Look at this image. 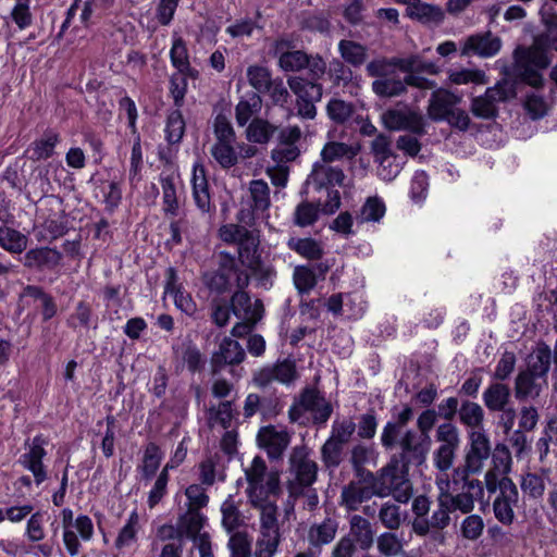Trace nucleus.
<instances>
[{
	"instance_id": "nucleus-1",
	"label": "nucleus",
	"mask_w": 557,
	"mask_h": 557,
	"mask_svg": "<svg viewBox=\"0 0 557 557\" xmlns=\"http://www.w3.org/2000/svg\"><path fill=\"white\" fill-rule=\"evenodd\" d=\"M515 62L516 71L522 81L535 88L525 96L524 109L532 120H539L548 110V102L539 91L543 85V76L540 71L549 64L547 52L537 44L529 48H518L515 51Z\"/></svg>"
},
{
	"instance_id": "nucleus-2",
	"label": "nucleus",
	"mask_w": 557,
	"mask_h": 557,
	"mask_svg": "<svg viewBox=\"0 0 557 557\" xmlns=\"http://www.w3.org/2000/svg\"><path fill=\"white\" fill-rule=\"evenodd\" d=\"M381 444L386 449L396 446L400 449V462L406 465H421L425 461L431 446L429 435H419L414 430H400L397 424L387 422L381 433Z\"/></svg>"
},
{
	"instance_id": "nucleus-3",
	"label": "nucleus",
	"mask_w": 557,
	"mask_h": 557,
	"mask_svg": "<svg viewBox=\"0 0 557 557\" xmlns=\"http://www.w3.org/2000/svg\"><path fill=\"white\" fill-rule=\"evenodd\" d=\"M376 496L386 497L393 495L396 502L406 504L412 497V484L408 478V465L393 458L374 476L369 473Z\"/></svg>"
},
{
	"instance_id": "nucleus-4",
	"label": "nucleus",
	"mask_w": 557,
	"mask_h": 557,
	"mask_svg": "<svg viewBox=\"0 0 557 557\" xmlns=\"http://www.w3.org/2000/svg\"><path fill=\"white\" fill-rule=\"evenodd\" d=\"M458 476L454 475V480L449 479L448 473L436 476L435 483L440 492L444 494V503L449 504L454 511L459 510L462 513H469L474 509L475 500H481L484 495L483 483L478 479H462V491L456 495Z\"/></svg>"
},
{
	"instance_id": "nucleus-5",
	"label": "nucleus",
	"mask_w": 557,
	"mask_h": 557,
	"mask_svg": "<svg viewBox=\"0 0 557 557\" xmlns=\"http://www.w3.org/2000/svg\"><path fill=\"white\" fill-rule=\"evenodd\" d=\"M281 543L282 533L277 519V506L274 503L260 504L253 557H275Z\"/></svg>"
},
{
	"instance_id": "nucleus-6",
	"label": "nucleus",
	"mask_w": 557,
	"mask_h": 557,
	"mask_svg": "<svg viewBox=\"0 0 557 557\" xmlns=\"http://www.w3.org/2000/svg\"><path fill=\"white\" fill-rule=\"evenodd\" d=\"M287 490L289 497L297 499L302 488L312 485L317 481L318 465L311 459L309 450L304 447H295L289 457Z\"/></svg>"
},
{
	"instance_id": "nucleus-7",
	"label": "nucleus",
	"mask_w": 557,
	"mask_h": 557,
	"mask_svg": "<svg viewBox=\"0 0 557 557\" xmlns=\"http://www.w3.org/2000/svg\"><path fill=\"white\" fill-rule=\"evenodd\" d=\"M205 282L211 290L223 293L232 286L245 288L249 284V275L238 268L233 255L222 251L218 270L206 274Z\"/></svg>"
},
{
	"instance_id": "nucleus-8",
	"label": "nucleus",
	"mask_w": 557,
	"mask_h": 557,
	"mask_svg": "<svg viewBox=\"0 0 557 557\" xmlns=\"http://www.w3.org/2000/svg\"><path fill=\"white\" fill-rule=\"evenodd\" d=\"M248 482L247 493L251 504L260 510V504H267L263 497L274 493L278 485V478L274 473L267 472L264 460L256 456L250 466L245 470Z\"/></svg>"
},
{
	"instance_id": "nucleus-9",
	"label": "nucleus",
	"mask_w": 557,
	"mask_h": 557,
	"mask_svg": "<svg viewBox=\"0 0 557 557\" xmlns=\"http://www.w3.org/2000/svg\"><path fill=\"white\" fill-rule=\"evenodd\" d=\"M63 543L71 556L78 555L82 541L88 542L94 536L92 520L86 515H79L74 519L73 510L63 508L61 511Z\"/></svg>"
},
{
	"instance_id": "nucleus-10",
	"label": "nucleus",
	"mask_w": 557,
	"mask_h": 557,
	"mask_svg": "<svg viewBox=\"0 0 557 557\" xmlns=\"http://www.w3.org/2000/svg\"><path fill=\"white\" fill-rule=\"evenodd\" d=\"M515 90L508 82L497 83L488 87L481 96L473 97L470 102L472 114L479 119L492 120L497 116L498 104L513 97Z\"/></svg>"
},
{
	"instance_id": "nucleus-11",
	"label": "nucleus",
	"mask_w": 557,
	"mask_h": 557,
	"mask_svg": "<svg viewBox=\"0 0 557 557\" xmlns=\"http://www.w3.org/2000/svg\"><path fill=\"white\" fill-rule=\"evenodd\" d=\"M491 456V443L484 430H472L469 432V448L466 453L465 468L456 469L455 476L465 479L467 474H479L482 472L485 461Z\"/></svg>"
},
{
	"instance_id": "nucleus-12",
	"label": "nucleus",
	"mask_w": 557,
	"mask_h": 557,
	"mask_svg": "<svg viewBox=\"0 0 557 557\" xmlns=\"http://www.w3.org/2000/svg\"><path fill=\"white\" fill-rule=\"evenodd\" d=\"M305 413H310L317 423H325L332 413V406L317 391L306 389L298 401L290 407L289 418L294 422L304 423Z\"/></svg>"
},
{
	"instance_id": "nucleus-13",
	"label": "nucleus",
	"mask_w": 557,
	"mask_h": 557,
	"mask_svg": "<svg viewBox=\"0 0 557 557\" xmlns=\"http://www.w3.org/2000/svg\"><path fill=\"white\" fill-rule=\"evenodd\" d=\"M381 117L384 126L389 131H409L417 135L424 133L422 115L407 107L388 109Z\"/></svg>"
},
{
	"instance_id": "nucleus-14",
	"label": "nucleus",
	"mask_w": 557,
	"mask_h": 557,
	"mask_svg": "<svg viewBox=\"0 0 557 557\" xmlns=\"http://www.w3.org/2000/svg\"><path fill=\"white\" fill-rule=\"evenodd\" d=\"M327 310L334 315H343L347 319L358 320L367 310V301L359 292L347 294H334L325 302Z\"/></svg>"
},
{
	"instance_id": "nucleus-15",
	"label": "nucleus",
	"mask_w": 557,
	"mask_h": 557,
	"mask_svg": "<svg viewBox=\"0 0 557 557\" xmlns=\"http://www.w3.org/2000/svg\"><path fill=\"white\" fill-rule=\"evenodd\" d=\"M297 377L296 363L292 359L277 361L272 366H265L255 373L253 381L258 386L264 387L272 382L285 385L293 383Z\"/></svg>"
},
{
	"instance_id": "nucleus-16",
	"label": "nucleus",
	"mask_w": 557,
	"mask_h": 557,
	"mask_svg": "<svg viewBox=\"0 0 557 557\" xmlns=\"http://www.w3.org/2000/svg\"><path fill=\"white\" fill-rule=\"evenodd\" d=\"M45 444L42 436H35L27 450L18 459L23 468L33 473L37 485H40L47 479V471L42 462L46 456Z\"/></svg>"
},
{
	"instance_id": "nucleus-17",
	"label": "nucleus",
	"mask_w": 557,
	"mask_h": 557,
	"mask_svg": "<svg viewBox=\"0 0 557 557\" xmlns=\"http://www.w3.org/2000/svg\"><path fill=\"white\" fill-rule=\"evenodd\" d=\"M406 85L414 86L421 89H431L435 83L424 77L409 74L405 82L393 78L376 79L372 83L373 91L380 97H394L405 91Z\"/></svg>"
},
{
	"instance_id": "nucleus-18",
	"label": "nucleus",
	"mask_w": 557,
	"mask_h": 557,
	"mask_svg": "<svg viewBox=\"0 0 557 557\" xmlns=\"http://www.w3.org/2000/svg\"><path fill=\"white\" fill-rule=\"evenodd\" d=\"M257 440L270 458L278 459L289 445L290 436L284 428L268 425L260 429Z\"/></svg>"
},
{
	"instance_id": "nucleus-19",
	"label": "nucleus",
	"mask_w": 557,
	"mask_h": 557,
	"mask_svg": "<svg viewBox=\"0 0 557 557\" xmlns=\"http://www.w3.org/2000/svg\"><path fill=\"white\" fill-rule=\"evenodd\" d=\"M500 48V38L487 32L485 34L471 35L466 38L461 49V54H476L482 58H491L497 54Z\"/></svg>"
},
{
	"instance_id": "nucleus-20",
	"label": "nucleus",
	"mask_w": 557,
	"mask_h": 557,
	"mask_svg": "<svg viewBox=\"0 0 557 557\" xmlns=\"http://www.w3.org/2000/svg\"><path fill=\"white\" fill-rule=\"evenodd\" d=\"M503 494L493 503L495 518L505 525H510L515 519L513 508L518 503L519 493L515 483H504Z\"/></svg>"
},
{
	"instance_id": "nucleus-21",
	"label": "nucleus",
	"mask_w": 557,
	"mask_h": 557,
	"mask_svg": "<svg viewBox=\"0 0 557 557\" xmlns=\"http://www.w3.org/2000/svg\"><path fill=\"white\" fill-rule=\"evenodd\" d=\"M293 44L286 38H280L274 44V54L278 57V64L286 72H296L305 69L308 55L300 50H290Z\"/></svg>"
},
{
	"instance_id": "nucleus-22",
	"label": "nucleus",
	"mask_w": 557,
	"mask_h": 557,
	"mask_svg": "<svg viewBox=\"0 0 557 557\" xmlns=\"http://www.w3.org/2000/svg\"><path fill=\"white\" fill-rule=\"evenodd\" d=\"M231 310L240 320L258 322L262 318L263 305L259 299L252 300L246 292L240 289L231 298Z\"/></svg>"
},
{
	"instance_id": "nucleus-23",
	"label": "nucleus",
	"mask_w": 557,
	"mask_h": 557,
	"mask_svg": "<svg viewBox=\"0 0 557 557\" xmlns=\"http://www.w3.org/2000/svg\"><path fill=\"white\" fill-rule=\"evenodd\" d=\"M460 98L451 91L438 88L431 95L428 107V115L436 122L444 121L453 111Z\"/></svg>"
},
{
	"instance_id": "nucleus-24",
	"label": "nucleus",
	"mask_w": 557,
	"mask_h": 557,
	"mask_svg": "<svg viewBox=\"0 0 557 557\" xmlns=\"http://www.w3.org/2000/svg\"><path fill=\"white\" fill-rule=\"evenodd\" d=\"M372 496H376L372 481L368 485L361 481L350 482L342 490L341 505L347 510H357L363 502Z\"/></svg>"
},
{
	"instance_id": "nucleus-25",
	"label": "nucleus",
	"mask_w": 557,
	"mask_h": 557,
	"mask_svg": "<svg viewBox=\"0 0 557 557\" xmlns=\"http://www.w3.org/2000/svg\"><path fill=\"white\" fill-rule=\"evenodd\" d=\"M193 198L197 208L207 213L211 209V199L209 194L208 181L206 171L199 162L194 163L191 174Z\"/></svg>"
},
{
	"instance_id": "nucleus-26",
	"label": "nucleus",
	"mask_w": 557,
	"mask_h": 557,
	"mask_svg": "<svg viewBox=\"0 0 557 557\" xmlns=\"http://www.w3.org/2000/svg\"><path fill=\"white\" fill-rule=\"evenodd\" d=\"M245 359V350L240 344L225 337L219 345V349L212 356L214 372L225 364H238Z\"/></svg>"
},
{
	"instance_id": "nucleus-27",
	"label": "nucleus",
	"mask_w": 557,
	"mask_h": 557,
	"mask_svg": "<svg viewBox=\"0 0 557 557\" xmlns=\"http://www.w3.org/2000/svg\"><path fill=\"white\" fill-rule=\"evenodd\" d=\"M164 294L170 296L176 308L186 314H193L196 311V304L193 301L190 295L177 283L176 272L172 268L168 270Z\"/></svg>"
},
{
	"instance_id": "nucleus-28",
	"label": "nucleus",
	"mask_w": 557,
	"mask_h": 557,
	"mask_svg": "<svg viewBox=\"0 0 557 557\" xmlns=\"http://www.w3.org/2000/svg\"><path fill=\"white\" fill-rule=\"evenodd\" d=\"M344 178L345 175L339 168L325 163H315L308 176L307 183L319 189L329 185H342Z\"/></svg>"
},
{
	"instance_id": "nucleus-29",
	"label": "nucleus",
	"mask_w": 557,
	"mask_h": 557,
	"mask_svg": "<svg viewBox=\"0 0 557 557\" xmlns=\"http://www.w3.org/2000/svg\"><path fill=\"white\" fill-rule=\"evenodd\" d=\"M162 210L166 216L174 218L178 214L180 199L177 195L178 177L174 174L161 175Z\"/></svg>"
},
{
	"instance_id": "nucleus-30",
	"label": "nucleus",
	"mask_w": 557,
	"mask_h": 557,
	"mask_svg": "<svg viewBox=\"0 0 557 557\" xmlns=\"http://www.w3.org/2000/svg\"><path fill=\"white\" fill-rule=\"evenodd\" d=\"M552 364V350L544 344H537L527 358L525 371L534 373L536 377L547 380V374Z\"/></svg>"
},
{
	"instance_id": "nucleus-31",
	"label": "nucleus",
	"mask_w": 557,
	"mask_h": 557,
	"mask_svg": "<svg viewBox=\"0 0 557 557\" xmlns=\"http://www.w3.org/2000/svg\"><path fill=\"white\" fill-rule=\"evenodd\" d=\"M170 60L172 66L180 72L189 73L190 78H196L198 71L190 65L189 53L185 40L174 34L172 36V46L170 49Z\"/></svg>"
},
{
	"instance_id": "nucleus-32",
	"label": "nucleus",
	"mask_w": 557,
	"mask_h": 557,
	"mask_svg": "<svg viewBox=\"0 0 557 557\" xmlns=\"http://www.w3.org/2000/svg\"><path fill=\"white\" fill-rule=\"evenodd\" d=\"M61 252L49 247H41L28 250L24 256V265L27 268L52 269L60 264Z\"/></svg>"
},
{
	"instance_id": "nucleus-33",
	"label": "nucleus",
	"mask_w": 557,
	"mask_h": 557,
	"mask_svg": "<svg viewBox=\"0 0 557 557\" xmlns=\"http://www.w3.org/2000/svg\"><path fill=\"white\" fill-rule=\"evenodd\" d=\"M406 14L411 20H416L422 24H440L444 20V12L438 5L425 3L421 0L413 1L410 7L406 9Z\"/></svg>"
},
{
	"instance_id": "nucleus-34",
	"label": "nucleus",
	"mask_w": 557,
	"mask_h": 557,
	"mask_svg": "<svg viewBox=\"0 0 557 557\" xmlns=\"http://www.w3.org/2000/svg\"><path fill=\"white\" fill-rule=\"evenodd\" d=\"M546 385V379L536 377L534 373L528 372L525 370L520 371L515 382L516 397H536Z\"/></svg>"
},
{
	"instance_id": "nucleus-35",
	"label": "nucleus",
	"mask_w": 557,
	"mask_h": 557,
	"mask_svg": "<svg viewBox=\"0 0 557 557\" xmlns=\"http://www.w3.org/2000/svg\"><path fill=\"white\" fill-rule=\"evenodd\" d=\"M483 401L491 411H504L509 409L510 388L504 383H492L483 393Z\"/></svg>"
},
{
	"instance_id": "nucleus-36",
	"label": "nucleus",
	"mask_w": 557,
	"mask_h": 557,
	"mask_svg": "<svg viewBox=\"0 0 557 557\" xmlns=\"http://www.w3.org/2000/svg\"><path fill=\"white\" fill-rule=\"evenodd\" d=\"M139 515L136 510H133L117 533L114 542V546L117 550L122 552L126 548H131L137 542V534L140 529Z\"/></svg>"
},
{
	"instance_id": "nucleus-37",
	"label": "nucleus",
	"mask_w": 557,
	"mask_h": 557,
	"mask_svg": "<svg viewBox=\"0 0 557 557\" xmlns=\"http://www.w3.org/2000/svg\"><path fill=\"white\" fill-rule=\"evenodd\" d=\"M349 535L352 543L356 542L363 550L369 549L373 544V531L371 523L363 517L354 515L350 518Z\"/></svg>"
},
{
	"instance_id": "nucleus-38",
	"label": "nucleus",
	"mask_w": 557,
	"mask_h": 557,
	"mask_svg": "<svg viewBox=\"0 0 557 557\" xmlns=\"http://www.w3.org/2000/svg\"><path fill=\"white\" fill-rule=\"evenodd\" d=\"M394 65L404 72H410L417 67L416 58H394L391 62L385 59H376L367 64V73L371 77L384 76L388 66Z\"/></svg>"
},
{
	"instance_id": "nucleus-39",
	"label": "nucleus",
	"mask_w": 557,
	"mask_h": 557,
	"mask_svg": "<svg viewBox=\"0 0 557 557\" xmlns=\"http://www.w3.org/2000/svg\"><path fill=\"white\" fill-rule=\"evenodd\" d=\"M337 522L332 518H326L321 523L312 524L308 532V540L312 546H322L331 543L337 532Z\"/></svg>"
},
{
	"instance_id": "nucleus-40",
	"label": "nucleus",
	"mask_w": 557,
	"mask_h": 557,
	"mask_svg": "<svg viewBox=\"0 0 557 557\" xmlns=\"http://www.w3.org/2000/svg\"><path fill=\"white\" fill-rule=\"evenodd\" d=\"M206 522V516H203L199 510L195 509H188L178 519L181 532L183 533V535L187 536L190 540L203 533L201 530L205 528Z\"/></svg>"
},
{
	"instance_id": "nucleus-41",
	"label": "nucleus",
	"mask_w": 557,
	"mask_h": 557,
	"mask_svg": "<svg viewBox=\"0 0 557 557\" xmlns=\"http://www.w3.org/2000/svg\"><path fill=\"white\" fill-rule=\"evenodd\" d=\"M28 245L26 235L9 226H0V247L10 253H22Z\"/></svg>"
},
{
	"instance_id": "nucleus-42",
	"label": "nucleus",
	"mask_w": 557,
	"mask_h": 557,
	"mask_svg": "<svg viewBox=\"0 0 557 557\" xmlns=\"http://www.w3.org/2000/svg\"><path fill=\"white\" fill-rule=\"evenodd\" d=\"M162 459L163 453L160 447L156 443L147 444L144 449L141 465L138 467L141 476L146 480L151 479L158 471Z\"/></svg>"
},
{
	"instance_id": "nucleus-43",
	"label": "nucleus",
	"mask_w": 557,
	"mask_h": 557,
	"mask_svg": "<svg viewBox=\"0 0 557 557\" xmlns=\"http://www.w3.org/2000/svg\"><path fill=\"white\" fill-rule=\"evenodd\" d=\"M262 107V100L256 92L247 95L242 99L235 109L236 122L239 126H245L255 116Z\"/></svg>"
},
{
	"instance_id": "nucleus-44",
	"label": "nucleus",
	"mask_w": 557,
	"mask_h": 557,
	"mask_svg": "<svg viewBox=\"0 0 557 557\" xmlns=\"http://www.w3.org/2000/svg\"><path fill=\"white\" fill-rule=\"evenodd\" d=\"M221 513L222 527L227 533L235 532V530L244 524V518L232 495H228V497L222 503Z\"/></svg>"
},
{
	"instance_id": "nucleus-45",
	"label": "nucleus",
	"mask_w": 557,
	"mask_h": 557,
	"mask_svg": "<svg viewBox=\"0 0 557 557\" xmlns=\"http://www.w3.org/2000/svg\"><path fill=\"white\" fill-rule=\"evenodd\" d=\"M287 83L297 96V100H320L322 97V87L317 83L308 82L301 77H290Z\"/></svg>"
},
{
	"instance_id": "nucleus-46",
	"label": "nucleus",
	"mask_w": 557,
	"mask_h": 557,
	"mask_svg": "<svg viewBox=\"0 0 557 557\" xmlns=\"http://www.w3.org/2000/svg\"><path fill=\"white\" fill-rule=\"evenodd\" d=\"M447 75L449 83L455 85H485L488 82L485 72L478 69H450Z\"/></svg>"
},
{
	"instance_id": "nucleus-47",
	"label": "nucleus",
	"mask_w": 557,
	"mask_h": 557,
	"mask_svg": "<svg viewBox=\"0 0 557 557\" xmlns=\"http://www.w3.org/2000/svg\"><path fill=\"white\" fill-rule=\"evenodd\" d=\"M259 239L251 232L238 244V258L243 265L256 267L260 261Z\"/></svg>"
},
{
	"instance_id": "nucleus-48",
	"label": "nucleus",
	"mask_w": 557,
	"mask_h": 557,
	"mask_svg": "<svg viewBox=\"0 0 557 557\" xmlns=\"http://www.w3.org/2000/svg\"><path fill=\"white\" fill-rule=\"evenodd\" d=\"M59 140L60 137L57 133H45L42 137L35 140L29 148V151L32 152L30 158L37 161L50 158L53 154L54 148Z\"/></svg>"
},
{
	"instance_id": "nucleus-49",
	"label": "nucleus",
	"mask_w": 557,
	"mask_h": 557,
	"mask_svg": "<svg viewBox=\"0 0 557 557\" xmlns=\"http://www.w3.org/2000/svg\"><path fill=\"white\" fill-rule=\"evenodd\" d=\"M459 419L462 424L472 430H483L484 410L473 401H465L459 409Z\"/></svg>"
},
{
	"instance_id": "nucleus-50",
	"label": "nucleus",
	"mask_w": 557,
	"mask_h": 557,
	"mask_svg": "<svg viewBox=\"0 0 557 557\" xmlns=\"http://www.w3.org/2000/svg\"><path fill=\"white\" fill-rule=\"evenodd\" d=\"M287 247L309 260L320 259L323 252L320 244L313 238L292 237L287 242Z\"/></svg>"
},
{
	"instance_id": "nucleus-51",
	"label": "nucleus",
	"mask_w": 557,
	"mask_h": 557,
	"mask_svg": "<svg viewBox=\"0 0 557 557\" xmlns=\"http://www.w3.org/2000/svg\"><path fill=\"white\" fill-rule=\"evenodd\" d=\"M181 108H176L172 110L168 116L165 122V139L169 144H178L185 133V120L180 110Z\"/></svg>"
},
{
	"instance_id": "nucleus-52",
	"label": "nucleus",
	"mask_w": 557,
	"mask_h": 557,
	"mask_svg": "<svg viewBox=\"0 0 557 557\" xmlns=\"http://www.w3.org/2000/svg\"><path fill=\"white\" fill-rule=\"evenodd\" d=\"M377 164V175L386 182L393 181L400 173L404 165V158L395 153L374 160Z\"/></svg>"
},
{
	"instance_id": "nucleus-53",
	"label": "nucleus",
	"mask_w": 557,
	"mask_h": 557,
	"mask_svg": "<svg viewBox=\"0 0 557 557\" xmlns=\"http://www.w3.org/2000/svg\"><path fill=\"white\" fill-rule=\"evenodd\" d=\"M338 51L344 61L354 66L363 64L367 59V48L352 40H341Z\"/></svg>"
},
{
	"instance_id": "nucleus-54",
	"label": "nucleus",
	"mask_w": 557,
	"mask_h": 557,
	"mask_svg": "<svg viewBox=\"0 0 557 557\" xmlns=\"http://www.w3.org/2000/svg\"><path fill=\"white\" fill-rule=\"evenodd\" d=\"M230 534L227 547L231 552V557H253L251 537L247 532L236 531Z\"/></svg>"
},
{
	"instance_id": "nucleus-55",
	"label": "nucleus",
	"mask_w": 557,
	"mask_h": 557,
	"mask_svg": "<svg viewBox=\"0 0 557 557\" xmlns=\"http://www.w3.org/2000/svg\"><path fill=\"white\" fill-rule=\"evenodd\" d=\"M275 132V127L268 121L255 119L246 129V137L256 144H267Z\"/></svg>"
},
{
	"instance_id": "nucleus-56",
	"label": "nucleus",
	"mask_w": 557,
	"mask_h": 557,
	"mask_svg": "<svg viewBox=\"0 0 557 557\" xmlns=\"http://www.w3.org/2000/svg\"><path fill=\"white\" fill-rule=\"evenodd\" d=\"M190 77L187 72L176 71L170 76L169 91L173 99V103L176 108H182L185 102V96L187 92V78Z\"/></svg>"
},
{
	"instance_id": "nucleus-57",
	"label": "nucleus",
	"mask_w": 557,
	"mask_h": 557,
	"mask_svg": "<svg viewBox=\"0 0 557 557\" xmlns=\"http://www.w3.org/2000/svg\"><path fill=\"white\" fill-rule=\"evenodd\" d=\"M233 144L214 143L211 147V156L223 169H230L238 162V154Z\"/></svg>"
},
{
	"instance_id": "nucleus-58",
	"label": "nucleus",
	"mask_w": 557,
	"mask_h": 557,
	"mask_svg": "<svg viewBox=\"0 0 557 557\" xmlns=\"http://www.w3.org/2000/svg\"><path fill=\"white\" fill-rule=\"evenodd\" d=\"M385 211V203L381 198L370 197L362 206L360 213L357 216V222H379L384 216Z\"/></svg>"
},
{
	"instance_id": "nucleus-59",
	"label": "nucleus",
	"mask_w": 557,
	"mask_h": 557,
	"mask_svg": "<svg viewBox=\"0 0 557 557\" xmlns=\"http://www.w3.org/2000/svg\"><path fill=\"white\" fill-rule=\"evenodd\" d=\"M377 550L384 557H398L404 554V546L401 540L392 532L382 533L377 540Z\"/></svg>"
},
{
	"instance_id": "nucleus-60",
	"label": "nucleus",
	"mask_w": 557,
	"mask_h": 557,
	"mask_svg": "<svg viewBox=\"0 0 557 557\" xmlns=\"http://www.w3.org/2000/svg\"><path fill=\"white\" fill-rule=\"evenodd\" d=\"M319 212L318 205L302 201L295 209L294 223L299 227L310 226L318 220Z\"/></svg>"
},
{
	"instance_id": "nucleus-61",
	"label": "nucleus",
	"mask_w": 557,
	"mask_h": 557,
	"mask_svg": "<svg viewBox=\"0 0 557 557\" xmlns=\"http://www.w3.org/2000/svg\"><path fill=\"white\" fill-rule=\"evenodd\" d=\"M249 191L257 210H265L270 206V188L263 180H253L249 184Z\"/></svg>"
},
{
	"instance_id": "nucleus-62",
	"label": "nucleus",
	"mask_w": 557,
	"mask_h": 557,
	"mask_svg": "<svg viewBox=\"0 0 557 557\" xmlns=\"http://www.w3.org/2000/svg\"><path fill=\"white\" fill-rule=\"evenodd\" d=\"M295 287L300 294H307L317 284V276L312 269L299 265L296 267L293 274Z\"/></svg>"
},
{
	"instance_id": "nucleus-63",
	"label": "nucleus",
	"mask_w": 557,
	"mask_h": 557,
	"mask_svg": "<svg viewBox=\"0 0 557 557\" xmlns=\"http://www.w3.org/2000/svg\"><path fill=\"white\" fill-rule=\"evenodd\" d=\"M379 518L382 524L389 530L398 529L404 519L400 507L389 502L382 505Z\"/></svg>"
},
{
	"instance_id": "nucleus-64",
	"label": "nucleus",
	"mask_w": 557,
	"mask_h": 557,
	"mask_svg": "<svg viewBox=\"0 0 557 557\" xmlns=\"http://www.w3.org/2000/svg\"><path fill=\"white\" fill-rule=\"evenodd\" d=\"M247 78L249 84L258 91L264 92L270 87L271 74L267 67L251 65L247 69Z\"/></svg>"
}]
</instances>
